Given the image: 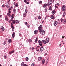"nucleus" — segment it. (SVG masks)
<instances>
[{
    "label": "nucleus",
    "mask_w": 66,
    "mask_h": 66,
    "mask_svg": "<svg viewBox=\"0 0 66 66\" xmlns=\"http://www.w3.org/2000/svg\"><path fill=\"white\" fill-rule=\"evenodd\" d=\"M14 14H13L11 16V21H12V23L13 24H15V21L14 20H13V18H14Z\"/></svg>",
    "instance_id": "nucleus-1"
},
{
    "label": "nucleus",
    "mask_w": 66,
    "mask_h": 66,
    "mask_svg": "<svg viewBox=\"0 0 66 66\" xmlns=\"http://www.w3.org/2000/svg\"><path fill=\"white\" fill-rule=\"evenodd\" d=\"M49 38H47L46 39V41L45 40H42V42L44 44H46L47 43H49Z\"/></svg>",
    "instance_id": "nucleus-2"
},
{
    "label": "nucleus",
    "mask_w": 66,
    "mask_h": 66,
    "mask_svg": "<svg viewBox=\"0 0 66 66\" xmlns=\"http://www.w3.org/2000/svg\"><path fill=\"white\" fill-rule=\"evenodd\" d=\"M42 28H43V27H42V25H40L39 27H38V30H39V32H40L41 30H43Z\"/></svg>",
    "instance_id": "nucleus-3"
},
{
    "label": "nucleus",
    "mask_w": 66,
    "mask_h": 66,
    "mask_svg": "<svg viewBox=\"0 0 66 66\" xmlns=\"http://www.w3.org/2000/svg\"><path fill=\"white\" fill-rule=\"evenodd\" d=\"M66 8V6L65 5L63 6L62 8V11H64L65 10V9Z\"/></svg>",
    "instance_id": "nucleus-4"
},
{
    "label": "nucleus",
    "mask_w": 66,
    "mask_h": 66,
    "mask_svg": "<svg viewBox=\"0 0 66 66\" xmlns=\"http://www.w3.org/2000/svg\"><path fill=\"white\" fill-rule=\"evenodd\" d=\"M39 32H40L41 34H42V35H44V34H45V31H44V30H43V29L41 30Z\"/></svg>",
    "instance_id": "nucleus-5"
},
{
    "label": "nucleus",
    "mask_w": 66,
    "mask_h": 66,
    "mask_svg": "<svg viewBox=\"0 0 66 66\" xmlns=\"http://www.w3.org/2000/svg\"><path fill=\"white\" fill-rule=\"evenodd\" d=\"M6 6L7 8H9L10 5V4H9V3H6Z\"/></svg>",
    "instance_id": "nucleus-6"
},
{
    "label": "nucleus",
    "mask_w": 66,
    "mask_h": 66,
    "mask_svg": "<svg viewBox=\"0 0 66 66\" xmlns=\"http://www.w3.org/2000/svg\"><path fill=\"white\" fill-rule=\"evenodd\" d=\"M38 43L39 44V45H40V46H42V43L41 42V41L39 40L38 41Z\"/></svg>",
    "instance_id": "nucleus-7"
},
{
    "label": "nucleus",
    "mask_w": 66,
    "mask_h": 66,
    "mask_svg": "<svg viewBox=\"0 0 66 66\" xmlns=\"http://www.w3.org/2000/svg\"><path fill=\"white\" fill-rule=\"evenodd\" d=\"M58 23V22L56 21H55L54 23V26H56L57 24Z\"/></svg>",
    "instance_id": "nucleus-8"
},
{
    "label": "nucleus",
    "mask_w": 66,
    "mask_h": 66,
    "mask_svg": "<svg viewBox=\"0 0 66 66\" xmlns=\"http://www.w3.org/2000/svg\"><path fill=\"white\" fill-rule=\"evenodd\" d=\"M42 57H38V59L39 61H40L42 59Z\"/></svg>",
    "instance_id": "nucleus-9"
},
{
    "label": "nucleus",
    "mask_w": 66,
    "mask_h": 66,
    "mask_svg": "<svg viewBox=\"0 0 66 66\" xmlns=\"http://www.w3.org/2000/svg\"><path fill=\"white\" fill-rule=\"evenodd\" d=\"M14 50H13L12 51H11V52H9V54H10V55L11 54H12V53H14Z\"/></svg>",
    "instance_id": "nucleus-10"
},
{
    "label": "nucleus",
    "mask_w": 66,
    "mask_h": 66,
    "mask_svg": "<svg viewBox=\"0 0 66 66\" xmlns=\"http://www.w3.org/2000/svg\"><path fill=\"white\" fill-rule=\"evenodd\" d=\"M15 33L14 32L12 34V37L13 38H14L15 37Z\"/></svg>",
    "instance_id": "nucleus-11"
},
{
    "label": "nucleus",
    "mask_w": 66,
    "mask_h": 66,
    "mask_svg": "<svg viewBox=\"0 0 66 66\" xmlns=\"http://www.w3.org/2000/svg\"><path fill=\"white\" fill-rule=\"evenodd\" d=\"M5 20H7V21L9 19H8V18H7V16H5Z\"/></svg>",
    "instance_id": "nucleus-12"
},
{
    "label": "nucleus",
    "mask_w": 66,
    "mask_h": 66,
    "mask_svg": "<svg viewBox=\"0 0 66 66\" xmlns=\"http://www.w3.org/2000/svg\"><path fill=\"white\" fill-rule=\"evenodd\" d=\"M47 6V5L46 4H44V5L43 6V7H46Z\"/></svg>",
    "instance_id": "nucleus-13"
},
{
    "label": "nucleus",
    "mask_w": 66,
    "mask_h": 66,
    "mask_svg": "<svg viewBox=\"0 0 66 66\" xmlns=\"http://www.w3.org/2000/svg\"><path fill=\"white\" fill-rule=\"evenodd\" d=\"M37 32H38V30H36L34 31V34H37Z\"/></svg>",
    "instance_id": "nucleus-14"
},
{
    "label": "nucleus",
    "mask_w": 66,
    "mask_h": 66,
    "mask_svg": "<svg viewBox=\"0 0 66 66\" xmlns=\"http://www.w3.org/2000/svg\"><path fill=\"white\" fill-rule=\"evenodd\" d=\"M1 29L2 30V31H4V27L3 26H2L1 27Z\"/></svg>",
    "instance_id": "nucleus-15"
},
{
    "label": "nucleus",
    "mask_w": 66,
    "mask_h": 66,
    "mask_svg": "<svg viewBox=\"0 0 66 66\" xmlns=\"http://www.w3.org/2000/svg\"><path fill=\"white\" fill-rule=\"evenodd\" d=\"M43 49H44V48H43V47H41L40 48V51H42L43 50Z\"/></svg>",
    "instance_id": "nucleus-16"
},
{
    "label": "nucleus",
    "mask_w": 66,
    "mask_h": 66,
    "mask_svg": "<svg viewBox=\"0 0 66 66\" xmlns=\"http://www.w3.org/2000/svg\"><path fill=\"white\" fill-rule=\"evenodd\" d=\"M51 18L52 19H54V16H53V15H51Z\"/></svg>",
    "instance_id": "nucleus-17"
},
{
    "label": "nucleus",
    "mask_w": 66,
    "mask_h": 66,
    "mask_svg": "<svg viewBox=\"0 0 66 66\" xmlns=\"http://www.w3.org/2000/svg\"><path fill=\"white\" fill-rule=\"evenodd\" d=\"M45 62V60L43 59L42 60V64H44V63Z\"/></svg>",
    "instance_id": "nucleus-18"
},
{
    "label": "nucleus",
    "mask_w": 66,
    "mask_h": 66,
    "mask_svg": "<svg viewBox=\"0 0 66 66\" xmlns=\"http://www.w3.org/2000/svg\"><path fill=\"white\" fill-rule=\"evenodd\" d=\"M66 15V12H64L63 14V17H64V16H65Z\"/></svg>",
    "instance_id": "nucleus-19"
},
{
    "label": "nucleus",
    "mask_w": 66,
    "mask_h": 66,
    "mask_svg": "<svg viewBox=\"0 0 66 66\" xmlns=\"http://www.w3.org/2000/svg\"><path fill=\"white\" fill-rule=\"evenodd\" d=\"M52 1H50L49 2H48V3L49 4H50V5L51 4H52Z\"/></svg>",
    "instance_id": "nucleus-20"
},
{
    "label": "nucleus",
    "mask_w": 66,
    "mask_h": 66,
    "mask_svg": "<svg viewBox=\"0 0 66 66\" xmlns=\"http://www.w3.org/2000/svg\"><path fill=\"white\" fill-rule=\"evenodd\" d=\"M12 42V40L11 39H9L8 40V43H10Z\"/></svg>",
    "instance_id": "nucleus-21"
},
{
    "label": "nucleus",
    "mask_w": 66,
    "mask_h": 66,
    "mask_svg": "<svg viewBox=\"0 0 66 66\" xmlns=\"http://www.w3.org/2000/svg\"><path fill=\"white\" fill-rule=\"evenodd\" d=\"M16 10L15 9H13V12L14 14H15V13H16Z\"/></svg>",
    "instance_id": "nucleus-22"
},
{
    "label": "nucleus",
    "mask_w": 66,
    "mask_h": 66,
    "mask_svg": "<svg viewBox=\"0 0 66 66\" xmlns=\"http://www.w3.org/2000/svg\"><path fill=\"white\" fill-rule=\"evenodd\" d=\"M38 39V38H37V37L35 39V43H36L37 42V41L38 40H37Z\"/></svg>",
    "instance_id": "nucleus-23"
},
{
    "label": "nucleus",
    "mask_w": 66,
    "mask_h": 66,
    "mask_svg": "<svg viewBox=\"0 0 66 66\" xmlns=\"http://www.w3.org/2000/svg\"><path fill=\"white\" fill-rule=\"evenodd\" d=\"M63 21H64V23H66V19H63Z\"/></svg>",
    "instance_id": "nucleus-24"
},
{
    "label": "nucleus",
    "mask_w": 66,
    "mask_h": 66,
    "mask_svg": "<svg viewBox=\"0 0 66 66\" xmlns=\"http://www.w3.org/2000/svg\"><path fill=\"white\" fill-rule=\"evenodd\" d=\"M25 12L26 13H27L28 12V10H27V8H26L25 11Z\"/></svg>",
    "instance_id": "nucleus-25"
},
{
    "label": "nucleus",
    "mask_w": 66,
    "mask_h": 66,
    "mask_svg": "<svg viewBox=\"0 0 66 66\" xmlns=\"http://www.w3.org/2000/svg\"><path fill=\"white\" fill-rule=\"evenodd\" d=\"M28 41L29 42H32V40L31 39H29Z\"/></svg>",
    "instance_id": "nucleus-26"
},
{
    "label": "nucleus",
    "mask_w": 66,
    "mask_h": 66,
    "mask_svg": "<svg viewBox=\"0 0 66 66\" xmlns=\"http://www.w3.org/2000/svg\"><path fill=\"white\" fill-rule=\"evenodd\" d=\"M39 4H42V1H40L39 2Z\"/></svg>",
    "instance_id": "nucleus-27"
},
{
    "label": "nucleus",
    "mask_w": 66,
    "mask_h": 66,
    "mask_svg": "<svg viewBox=\"0 0 66 66\" xmlns=\"http://www.w3.org/2000/svg\"><path fill=\"white\" fill-rule=\"evenodd\" d=\"M7 16H9V17H11V15L10 14H9V13H7Z\"/></svg>",
    "instance_id": "nucleus-28"
},
{
    "label": "nucleus",
    "mask_w": 66,
    "mask_h": 66,
    "mask_svg": "<svg viewBox=\"0 0 66 66\" xmlns=\"http://www.w3.org/2000/svg\"><path fill=\"white\" fill-rule=\"evenodd\" d=\"M15 22L16 23H19V21L16 20L15 21Z\"/></svg>",
    "instance_id": "nucleus-29"
},
{
    "label": "nucleus",
    "mask_w": 66,
    "mask_h": 66,
    "mask_svg": "<svg viewBox=\"0 0 66 66\" xmlns=\"http://www.w3.org/2000/svg\"><path fill=\"white\" fill-rule=\"evenodd\" d=\"M23 15H24V16L26 17V13H24Z\"/></svg>",
    "instance_id": "nucleus-30"
},
{
    "label": "nucleus",
    "mask_w": 66,
    "mask_h": 66,
    "mask_svg": "<svg viewBox=\"0 0 66 66\" xmlns=\"http://www.w3.org/2000/svg\"><path fill=\"white\" fill-rule=\"evenodd\" d=\"M26 61H28V60H29V58L28 57H26Z\"/></svg>",
    "instance_id": "nucleus-31"
},
{
    "label": "nucleus",
    "mask_w": 66,
    "mask_h": 66,
    "mask_svg": "<svg viewBox=\"0 0 66 66\" xmlns=\"http://www.w3.org/2000/svg\"><path fill=\"white\" fill-rule=\"evenodd\" d=\"M38 19H41L40 16H39L38 17Z\"/></svg>",
    "instance_id": "nucleus-32"
},
{
    "label": "nucleus",
    "mask_w": 66,
    "mask_h": 66,
    "mask_svg": "<svg viewBox=\"0 0 66 66\" xmlns=\"http://www.w3.org/2000/svg\"><path fill=\"white\" fill-rule=\"evenodd\" d=\"M15 6H16V7H18V4L17 3H16L15 4Z\"/></svg>",
    "instance_id": "nucleus-33"
},
{
    "label": "nucleus",
    "mask_w": 66,
    "mask_h": 66,
    "mask_svg": "<svg viewBox=\"0 0 66 66\" xmlns=\"http://www.w3.org/2000/svg\"><path fill=\"white\" fill-rule=\"evenodd\" d=\"M3 44L4 45H5V44H6V41H4V43Z\"/></svg>",
    "instance_id": "nucleus-34"
},
{
    "label": "nucleus",
    "mask_w": 66,
    "mask_h": 66,
    "mask_svg": "<svg viewBox=\"0 0 66 66\" xmlns=\"http://www.w3.org/2000/svg\"><path fill=\"white\" fill-rule=\"evenodd\" d=\"M36 50L37 51H39V49H38V50H37V47H36Z\"/></svg>",
    "instance_id": "nucleus-35"
},
{
    "label": "nucleus",
    "mask_w": 66,
    "mask_h": 66,
    "mask_svg": "<svg viewBox=\"0 0 66 66\" xmlns=\"http://www.w3.org/2000/svg\"><path fill=\"white\" fill-rule=\"evenodd\" d=\"M8 12L9 13H8L9 14H10L11 13L10 10H8Z\"/></svg>",
    "instance_id": "nucleus-36"
},
{
    "label": "nucleus",
    "mask_w": 66,
    "mask_h": 66,
    "mask_svg": "<svg viewBox=\"0 0 66 66\" xmlns=\"http://www.w3.org/2000/svg\"><path fill=\"white\" fill-rule=\"evenodd\" d=\"M34 65H35V64H34V63H32V64H31V66H34Z\"/></svg>",
    "instance_id": "nucleus-37"
},
{
    "label": "nucleus",
    "mask_w": 66,
    "mask_h": 66,
    "mask_svg": "<svg viewBox=\"0 0 66 66\" xmlns=\"http://www.w3.org/2000/svg\"><path fill=\"white\" fill-rule=\"evenodd\" d=\"M51 9H52V7H51V6L50 7V10L51 11Z\"/></svg>",
    "instance_id": "nucleus-38"
},
{
    "label": "nucleus",
    "mask_w": 66,
    "mask_h": 66,
    "mask_svg": "<svg viewBox=\"0 0 66 66\" xmlns=\"http://www.w3.org/2000/svg\"><path fill=\"white\" fill-rule=\"evenodd\" d=\"M11 28H12V29H14V27H13V26H11Z\"/></svg>",
    "instance_id": "nucleus-39"
},
{
    "label": "nucleus",
    "mask_w": 66,
    "mask_h": 66,
    "mask_svg": "<svg viewBox=\"0 0 66 66\" xmlns=\"http://www.w3.org/2000/svg\"><path fill=\"white\" fill-rule=\"evenodd\" d=\"M25 24L26 25V26L28 25V23H27V22H25Z\"/></svg>",
    "instance_id": "nucleus-40"
},
{
    "label": "nucleus",
    "mask_w": 66,
    "mask_h": 66,
    "mask_svg": "<svg viewBox=\"0 0 66 66\" xmlns=\"http://www.w3.org/2000/svg\"><path fill=\"white\" fill-rule=\"evenodd\" d=\"M61 22H63V19L61 18Z\"/></svg>",
    "instance_id": "nucleus-41"
},
{
    "label": "nucleus",
    "mask_w": 66,
    "mask_h": 66,
    "mask_svg": "<svg viewBox=\"0 0 66 66\" xmlns=\"http://www.w3.org/2000/svg\"><path fill=\"white\" fill-rule=\"evenodd\" d=\"M52 12H54V13H56V11L55 10H53L52 11Z\"/></svg>",
    "instance_id": "nucleus-42"
},
{
    "label": "nucleus",
    "mask_w": 66,
    "mask_h": 66,
    "mask_svg": "<svg viewBox=\"0 0 66 66\" xmlns=\"http://www.w3.org/2000/svg\"><path fill=\"white\" fill-rule=\"evenodd\" d=\"M24 62H22V63L21 64L23 65H24Z\"/></svg>",
    "instance_id": "nucleus-43"
},
{
    "label": "nucleus",
    "mask_w": 66,
    "mask_h": 66,
    "mask_svg": "<svg viewBox=\"0 0 66 66\" xmlns=\"http://www.w3.org/2000/svg\"><path fill=\"white\" fill-rule=\"evenodd\" d=\"M55 8H56L57 9V8H58V7L56 6V5H55Z\"/></svg>",
    "instance_id": "nucleus-44"
},
{
    "label": "nucleus",
    "mask_w": 66,
    "mask_h": 66,
    "mask_svg": "<svg viewBox=\"0 0 66 66\" xmlns=\"http://www.w3.org/2000/svg\"><path fill=\"white\" fill-rule=\"evenodd\" d=\"M11 26H13V23H11Z\"/></svg>",
    "instance_id": "nucleus-45"
},
{
    "label": "nucleus",
    "mask_w": 66,
    "mask_h": 66,
    "mask_svg": "<svg viewBox=\"0 0 66 66\" xmlns=\"http://www.w3.org/2000/svg\"><path fill=\"white\" fill-rule=\"evenodd\" d=\"M2 7H5V6H4V5H3L2 6Z\"/></svg>",
    "instance_id": "nucleus-46"
},
{
    "label": "nucleus",
    "mask_w": 66,
    "mask_h": 66,
    "mask_svg": "<svg viewBox=\"0 0 66 66\" xmlns=\"http://www.w3.org/2000/svg\"><path fill=\"white\" fill-rule=\"evenodd\" d=\"M47 9H46L45 10V12H47Z\"/></svg>",
    "instance_id": "nucleus-47"
},
{
    "label": "nucleus",
    "mask_w": 66,
    "mask_h": 66,
    "mask_svg": "<svg viewBox=\"0 0 66 66\" xmlns=\"http://www.w3.org/2000/svg\"><path fill=\"white\" fill-rule=\"evenodd\" d=\"M24 2L25 3H26V2H27V1H26V0H24Z\"/></svg>",
    "instance_id": "nucleus-48"
},
{
    "label": "nucleus",
    "mask_w": 66,
    "mask_h": 66,
    "mask_svg": "<svg viewBox=\"0 0 66 66\" xmlns=\"http://www.w3.org/2000/svg\"><path fill=\"white\" fill-rule=\"evenodd\" d=\"M52 13H53V15H54V14H55V12H52Z\"/></svg>",
    "instance_id": "nucleus-49"
},
{
    "label": "nucleus",
    "mask_w": 66,
    "mask_h": 66,
    "mask_svg": "<svg viewBox=\"0 0 66 66\" xmlns=\"http://www.w3.org/2000/svg\"><path fill=\"white\" fill-rule=\"evenodd\" d=\"M9 23H10L11 22V20H9Z\"/></svg>",
    "instance_id": "nucleus-50"
},
{
    "label": "nucleus",
    "mask_w": 66,
    "mask_h": 66,
    "mask_svg": "<svg viewBox=\"0 0 66 66\" xmlns=\"http://www.w3.org/2000/svg\"><path fill=\"white\" fill-rule=\"evenodd\" d=\"M49 60H48V59L47 60V62L48 63V61Z\"/></svg>",
    "instance_id": "nucleus-51"
},
{
    "label": "nucleus",
    "mask_w": 66,
    "mask_h": 66,
    "mask_svg": "<svg viewBox=\"0 0 66 66\" xmlns=\"http://www.w3.org/2000/svg\"><path fill=\"white\" fill-rule=\"evenodd\" d=\"M24 66H28L27 65H26V64H24Z\"/></svg>",
    "instance_id": "nucleus-52"
},
{
    "label": "nucleus",
    "mask_w": 66,
    "mask_h": 66,
    "mask_svg": "<svg viewBox=\"0 0 66 66\" xmlns=\"http://www.w3.org/2000/svg\"><path fill=\"white\" fill-rule=\"evenodd\" d=\"M26 3H27V4H29V2H27Z\"/></svg>",
    "instance_id": "nucleus-53"
},
{
    "label": "nucleus",
    "mask_w": 66,
    "mask_h": 66,
    "mask_svg": "<svg viewBox=\"0 0 66 66\" xmlns=\"http://www.w3.org/2000/svg\"><path fill=\"white\" fill-rule=\"evenodd\" d=\"M64 37H65V36H62V38H64Z\"/></svg>",
    "instance_id": "nucleus-54"
},
{
    "label": "nucleus",
    "mask_w": 66,
    "mask_h": 66,
    "mask_svg": "<svg viewBox=\"0 0 66 66\" xmlns=\"http://www.w3.org/2000/svg\"><path fill=\"white\" fill-rule=\"evenodd\" d=\"M46 17H47V16H46V17H45V19H47V18H46Z\"/></svg>",
    "instance_id": "nucleus-55"
},
{
    "label": "nucleus",
    "mask_w": 66,
    "mask_h": 66,
    "mask_svg": "<svg viewBox=\"0 0 66 66\" xmlns=\"http://www.w3.org/2000/svg\"><path fill=\"white\" fill-rule=\"evenodd\" d=\"M47 53H45V56H46V55L47 54Z\"/></svg>",
    "instance_id": "nucleus-56"
},
{
    "label": "nucleus",
    "mask_w": 66,
    "mask_h": 66,
    "mask_svg": "<svg viewBox=\"0 0 66 66\" xmlns=\"http://www.w3.org/2000/svg\"><path fill=\"white\" fill-rule=\"evenodd\" d=\"M19 35H20V36L21 35V34L20 33L19 34Z\"/></svg>",
    "instance_id": "nucleus-57"
},
{
    "label": "nucleus",
    "mask_w": 66,
    "mask_h": 66,
    "mask_svg": "<svg viewBox=\"0 0 66 66\" xmlns=\"http://www.w3.org/2000/svg\"><path fill=\"white\" fill-rule=\"evenodd\" d=\"M11 10V8H9L8 9V11H10Z\"/></svg>",
    "instance_id": "nucleus-58"
},
{
    "label": "nucleus",
    "mask_w": 66,
    "mask_h": 66,
    "mask_svg": "<svg viewBox=\"0 0 66 66\" xmlns=\"http://www.w3.org/2000/svg\"><path fill=\"white\" fill-rule=\"evenodd\" d=\"M32 50H33L34 49V47H32Z\"/></svg>",
    "instance_id": "nucleus-59"
},
{
    "label": "nucleus",
    "mask_w": 66,
    "mask_h": 66,
    "mask_svg": "<svg viewBox=\"0 0 66 66\" xmlns=\"http://www.w3.org/2000/svg\"><path fill=\"white\" fill-rule=\"evenodd\" d=\"M27 26L28 27V28H29V27L30 26V25H28Z\"/></svg>",
    "instance_id": "nucleus-60"
},
{
    "label": "nucleus",
    "mask_w": 66,
    "mask_h": 66,
    "mask_svg": "<svg viewBox=\"0 0 66 66\" xmlns=\"http://www.w3.org/2000/svg\"><path fill=\"white\" fill-rule=\"evenodd\" d=\"M24 66V65H23L22 64H21V66Z\"/></svg>",
    "instance_id": "nucleus-61"
},
{
    "label": "nucleus",
    "mask_w": 66,
    "mask_h": 66,
    "mask_svg": "<svg viewBox=\"0 0 66 66\" xmlns=\"http://www.w3.org/2000/svg\"><path fill=\"white\" fill-rule=\"evenodd\" d=\"M57 5L59 6V5H60V4H59V3H57Z\"/></svg>",
    "instance_id": "nucleus-62"
},
{
    "label": "nucleus",
    "mask_w": 66,
    "mask_h": 66,
    "mask_svg": "<svg viewBox=\"0 0 66 66\" xmlns=\"http://www.w3.org/2000/svg\"><path fill=\"white\" fill-rule=\"evenodd\" d=\"M14 5H15V4H16L15 3V2H14Z\"/></svg>",
    "instance_id": "nucleus-63"
},
{
    "label": "nucleus",
    "mask_w": 66,
    "mask_h": 66,
    "mask_svg": "<svg viewBox=\"0 0 66 66\" xmlns=\"http://www.w3.org/2000/svg\"><path fill=\"white\" fill-rule=\"evenodd\" d=\"M5 59H6V56H5Z\"/></svg>",
    "instance_id": "nucleus-64"
}]
</instances>
